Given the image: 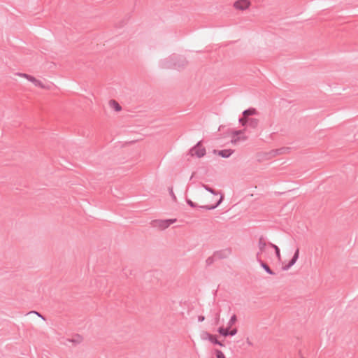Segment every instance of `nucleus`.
I'll use <instances>...</instances> for the list:
<instances>
[{"instance_id":"f257e3e1","label":"nucleus","mask_w":358,"mask_h":358,"mask_svg":"<svg viewBox=\"0 0 358 358\" xmlns=\"http://www.w3.org/2000/svg\"><path fill=\"white\" fill-rule=\"evenodd\" d=\"M206 154V148L203 146L202 141H198L196 145L191 148L187 156L201 158Z\"/></svg>"},{"instance_id":"f03ea898","label":"nucleus","mask_w":358,"mask_h":358,"mask_svg":"<svg viewBox=\"0 0 358 358\" xmlns=\"http://www.w3.org/2000/svg\"><path fill=\"white\" fill-rule=\"evenodd\" d=\"M223 199H224V196L221 195L220 198L219 199V200L215 204H213V205L198 206L196 203L193 202L191 199L187 198L186 199V203L191 208H200V209L211 210H214L217 207H218L220 205V203L222 202Z\"/></svg>"},{"instance_id":"7ed1b4c3","label":"nucleus","mask_w":358,"mask_h":358,"mask_svg":"<svg viewBox=\"0 0 358 358\" xmlns=\"http://www.w3.org/2000/svg\"><path fill=\"white\" fill-rule=\"evenodd\" d=\"M173 69L181 70L186 67L188 64L187 60L185 57L181 55H173Z\"/></svg>"},{"instance_id":"20e7f679","label":"nucleus","mask_w":358,"mask_h":358,"mask_svg":"<svg viewBox=\"0 0 358 358\" xmlns=\"http://www.w3.org/2000/svg\"><path fill=\"white\" fill-rule=\"evenodd\" d=\"M238 122L243 127L249 126L252 129H255L259 125V120L257 118H248L245 120V117H239Z\"/></svg>"},{"instance_id":"39448f33","label":"nucleus","mask_w":358,"mask_h":358,"mask_svg":"<svg viewBox=\"0 0 358 358\" xmlns=\"http://www.w3.org/2000/svg\"><path fill=\"white\" fill-rule=\"evenodd\" d=\"M177 222V219L171 218V219H165V220H159L158 219V229H166L171 224H174Z\"/></svg>"},{"instance_id":"423d86ee","label":"nucleus","mask_w":358,"mask_h":358,"mask_svg":"<svg viewBox=\"0 0 358 358\" xmlns=\"http://www.w3.org/2000/svg\"><path fill=\"white\" fill-rule=\"evenodd\" d=\"M173 55L167 58L162 59L159 63L160 67L162 69H173Z\"/></svg>"},{"instance_id":"0eeeda50","label":"nucleus","mask_w":358,"mask_h":358,"mask_svg":"<svg viewBox=\"0 0 358 358\" xmlns=\"http://www.w3.org/2000/svg\"><path fill=\"white\" fill-rule=\"evenodd\" d=\"M231 252L230 248L215 251L213 255L215 259H225L227 258Z\"/></svg>"},{"instance_id":"6e6552de","label":"nucleus","mask_w":358,"mask_h":358,"mask_svg":"<svg viewBox=\"0 0 358 358\" xmlns=\"http://www.w3.org/2000/svg\"><path fill=\"white\" fill-rule=\"evenodd\" d=\"M267 247H268V242L267 243L262 236H260L258 241V248L260 250L261 252L264 254L265 256L267 254Z\"/></svg>"},{"instance_id":"1a4fd4ad","label":"nucleus","mask_w":358,"mask_h":358,"mask_svg":"<svg viewBox=\"0 0 358 358\" xmlns=\"http://www.w3.org/2000/svg\"><path fill=\"white\" fill-rule=\"evenodd\" d=\"M213 152L215 155H218L222 158H229L234 152V150L232 149H225V150H213Z\"/></svg>"},{"instance_id":"9d476101","label":"nucleus","mask_w":358,"mask_h":358,"mask_svg":"<svg viewBox=\"0 0 358 358\" xmlns=\"http://www.w3.org/2000/svg\"><path fill=\"white\" fill-rule=\"evenodd\" d=\"M250 6V2L248 0H238L234 2V6L241 10H244Z\"/></svg>"},{"instance_id":"9b49d317","label":"nucleus","mask_w":358,"mask_h":358,"mask_svg":"<svg viewBox=\"0 0 358 358\" xmlns=\"http://www.w3.org/2000/svg\"><path fill=\"white\" fill-rule=\"evenodd\" d=\"M258 111L255 108H249L242 113L241 117H245V120L248 118H251L250 116L258 115Z\"/></svg>"},{"instance_id":"f8f14e48","label":"nucleus","mask_w":358,"mask_h":358,"mask_svg":"<svg viewBox=\"0 0 358 358\" xmlns=\"http://www.w3.org/2000/svg\"><path fill=\"white\" fill-rule=\"evenodd\" d=\"M268 247L273 248L275 251V256L278 261H281L280 250L279 247L271 242H268Z\"/></svg>"},{"instance_id":"ddd939ff","label":"nucleus","mask_w":358,"mask_h":358,"mask_svg":"<svg viewBox=\"0 0 358 358\" xmlns=\"http://www.w3.org/2000/svg\"><path fill=\"white\" fill-rule=\"evenodd\" d=\"M261 267L269 275H275V273L270 268V267L263 261L259 262Z\"/></svg>"},{"instance_id":"4468645a","label":"nucleus","mask_w":358,"mask_h":358,"mask_svg":"<svg viewBox=\"0 0 358 358\" xmlns=\"http://www.w3.org/2000/svg\"><path fill=\"white\" fill-rule=\"evenodd\" d=\"M299 257V249L297 248L295 250V252L294 253V255L292 256V259L289 261V265L290 264L292 266L294 265L295 263L296 262V261L298 260Z\"/></svg>"},{"instance_id":"2eb2a0df","label":"nucleus","mask_w":358,"mask_h":358,"mask_svg":"<svg viewBox=\"0 0 358 358\" xmlns=\"http://www.w3.org/2000/svg\"><path fill=\"white\" fill-rule=\"evenodd\" d=\"M289 148H281L279 149L273 150L271 151V154H272L273 156H276L281 155L282 153H285L286 150H289Z\"/></svg>"},{"instance_id":"dca6fc26","label":"nucleus","mask_w":358,"mask_h":358,"mask_svg":"<svg viewBox=\"0 0 358 358\" xmlns=\"http://www.w3.org/2000/svg\"><path fill=\"white\" fill-rule=\"evenodd\" d=\"M27 80H29L30 82L33 83L35 86H38V87H44V86L43 85L42 83L40 80L36 79L32 76L29 75Z\"/></svg>"},{"instance_id":"f3484780","label":"nucleus","mask_w":358,"mask_h":358,"mask_svg":"<svg viewBox=\"0 0 358 358\" xmlns=\"http://www.w3.org/2000/svg\"><path fill=\"white\" fill-rule=\"evenodd\" d=\"M109 104L115 111L118 112L122 110L120 105L115 100H110Z\"/></svg>"},{"instance_id":"a211bd4d","label":"nucleus","mask_w":358,"mask_h":358,"mask_svg":"<svg viewBox=\"0 0 358 358\" xmlns=\"http://www.w3.org/2000/svg\"><path fill=\"white\" fill-rule=\"evenodd\" d=\"M217 332L222 336H229V327L224 328L223 327H220L217 329Z\"/></svg>"},{"instance_id":"6ab92c4d","label":"nucleus","mask_w":358,"mask_h":358,"mask_svg":"<svg viewBox=\"0 0 358 358\" xmlns=\"http://www.w3.org/2000/svg\"><path fill=\"white\" fill-rule=\"evenodd\" d=\"M213 334L208 333V331H203L201 333L200 337L202 340H211Z\"/></svg>"},{"instance_id":"aec40b11","label":"nucleus","mask_w":358,"mask_h":358,"mask_svg":"<svg viewBox=\"0 0 358 358\" xmlns=\"http://www.w3.org/2000/svg\"><path fill=\"white\" fill-rule=\"evenodd\" d=\"M202 187L208 192H210L213 195H217L218 194V192H217L215 191V189H213L212 187H210V186L207 185H205V184H202Z\"/></svg>"},{"instance_id":"412c9836","label":"nucleus","mask_w":358,"mask_h":358,"mask_svg":"<svg viewBox=\"0 0 358 358\" xmlns=\"http://www.w3.org/2000/svg\"><path fill=\"white\" fill-rule=\"evenodd\" d=\"M214 353L217 358H226L224 354L219 349H215Z\"/></svg>"},{"instance_id":"4be33fe9","label":"nucleus","mask_w":358,"mask_h":358,"mask_svg":"<svg viewBox=\"0 0 358 358\" xmlns=\"http://www.w3.org/2000/svg\"><path fill=\"white\" fill-rule=\"evenodd\" d=\"M82 337L79 335H77L75 338L70 339L69 341L72 342L75 345L80 343L82 341Z\"/></svg>"},{"instance_id":"5701e85b","label":"nucleus","mask_w":358,"mask_h":358,"mask_svg":"<svg viewBox=\"0 0 358 358\" xmlns=\"http://www.w3.org/2000/svg\"><path fill=\"white\" fill-rule=\"evenodd\" d=\"M245 129H240V130H233L231 131V134L232 136H240V135H242L244 134Z\"/></svg>"},{"instance_id":"b1692460","label":"nucleus","mask_w":358,"mask_h":358,"mask_svg":"<svg viewBox=\"0 0 358 358\" xmlns=\"http://www.w3.org/2000/svg\"><path fill=\"white\" fill-rule=\"evenodd\" d=\"M236 321H237V317H236V315H233L231 317V318H230V320H229V322H228V327H229H229H231L234 324H235V322H236Z\"/></svg>"},{"instance_id":"393cba45","label":"nucleus","mask_w":358,"mask_h":358,"mask_svg":"<svg viewBox=\"0 0 358 358\" xmlns=\"http://www.w3.org/2000/svg\"><path fill=\"white\" fill-rule=\"evenodd\" d=\"M215 259V257H214V255L211 257H209L206 261V265L210 266L211 264H213L214 263Z\"/></svg>"},{"instance_id":"a878e982","label":"nucleus","mask_w":358,"mask_h":358,"mask_svg":"<svg viewBox=\"0 0 358 358\" xmlns=\"http://www.w3.org/2000/svg\"><path fill=\"white\" fill-rule=\"evenodd\" d=\"M241 141V137L240 136H233V138L231 141V143L233 144H237L238 142Z\"/></svg>"},{"instance_id":"bb28decb","label":"nucleus","mask_w":358,"mask_h":358,"mask_svg":"<svg viewBox=\"0 0 358 358\" xmlns=\"http://www.w3.org/2000/svg\"><path fill=\"white\" fill-rule=\"evenodd\" d=\"M262 255H264L263 252H261L260 250H259V251L256 254V259L258 262H260L262 261L261 259V257H260Z\"/></svg>"},{"instance_id":"cd10ccee","label":"nucleus","mask_w":358,"mask_h":358,"mask_svg":"<svg viewBox=\"0 0 358 358\" xmlns=\"http://www.w3.org/2000/svg\"><path fill=\"white\" fill-rule=\"evenodd\" d=\"M169 190L170 194H171V197H172L173 200L174 201H177V198H176V195L174 194V193H173V188H172V187H169Z\"/></svg>"},{"instance_id":"c85d7f7f","label":"nucleus","mask_w":358,"mask_h":358,"mask_svg":"<svg viewBox=\"0 0 358 358\" xmlns=\"http://www.w3.org/2000/svg\"><path fill=\"white\" fill-rule=\"evenodd\" d=\"M237 331H238V330L236 328H234L230 331L229 330V336H233L236 335L237 334Z\"/></svg>"},{"instance_id":"c756f323","label":"nucleus","mask_w":358,"mask_h":358,"mask_svg":"<svg viewBox=\"0 0 358 358\" xmlns=\"http://www.w3.org/2000/svg\"><path fill=\"white\" fill-rule=\"evenodd\" d=\"M217 336L215 335H213L211 340H209L213 344L216 345V342L217 341Z\"/></svg>"},{"instance_id":"7c9ffc66","label":"nucleus","mask_w":358,"mask_h":358,"mask_svg":"<svg viewBox=\"0 0 358 358\" xmlns=\"http://www.w3.org/2000/svg\"><path fill=\"white\" fill-rule=\"evenodd\" d=\"M36 314L39 317H41V319H43V320H45V317H43L41 314H40L39 313L36 312V311H31L29 312V314Z\"/></svg>"},{"instance_id":"2f4dec72","label":"nucleus","mask_w":358,"mask_h":358,"mask_svg":"<svg viewBox=\"0 0 358 358\" xmlns=\"http://www.w3.org/2000/svg\"><path fill=\"white\" fill-rule=\"evenodd\" d=\"M292 266L291 264L289 265V263L288 262V264H286V265H285V266H283L282 267V269L283 271H288V270H289Z\"/></svg>"},{"instance_id":"473e14b6","label":"nucleus","mask_w":358,"mask_h":358,"mask_svg":"<svg viewBox=\"0 0 358 358\" xmlns=\"http://www.w3.org/2000/svg\"><path fill=\"white\" fill-rule=\"evenodd\" d=\"M17 75L24 77V78H26L27 79L28 78V76H29L28 74L22 73H17Z\"/></svg>"},{"instance_id":"72a5a7b5","label":"nucleus","mask_w":358,"mask_h":358,"mask_svg":"<svg viewBox=\"0 0 358 358\" xmlns=\"http://www.w3.org/2000/svg\"><path fill=\"white\" fill-rule=\"evenodd\" d=\"M204 320H205V317L203 315H199L198 317V321L200 322L204 321Z\"/></svg>"},{"instance_id":"f704fd0d","label":"nucleus","mask_w":358,"mask_h":358,"mask_svg":"<svg viewBox=\"0 0 358 358\" xmlns=\"http://www.w3.org/2000/svg\"><path fill=\"white\" fill-rule=\"evenodd\" d=\"M216 345H219L220 347H224V343L222 341H217L216 342Z\"/></svg>"},{"instance_id":"c9c22d12","label":"nucleus","mask_w":358,"mask_h":358,"mask_svg":"<svg viewBox=\"0 0 358 358\" xmlns=\"http://www.w3.org/2000/svg\"><path fill=\"white\" fill-rule=\"evenodd\" d=\"M240 137H241V141H245L248 139V136H246L240 135Z\"/></svg>"},{"instance_id":"e433bc0d","label":"nucleus","mask_w":358,"mask_h":358,"mask_svg":"<svg viewBox=\"0 0 358 358\" xmlns=\"http://www.w3.org/2000/svg\"><path fill=\"white\" fill-rule=\"evenodd\" d=\"M247 343H248V345H252V343L250 342V341L249 340V338H247Z\"/></svg>"},{"instance_id":"4c0bfd02","label":"nucleus","mask_w":358,"mask_h":358,"mask_svg":"<svg viewBox=\"0 0 358 358\" xmlns=\"http://www.w3.org/2000/svg\"><path fill=\"white\" fill-rule=\"evenodd\" d=\"M156 222V220H153L152 221L151 224H152L153 227H155V223Z\"/></svg>"},{"instance_id":"58836bf2","label":"nucleus","mask_w":358,"mask_h":358,"mask_svg":"<svg viewBox=\"0 0 358 358\" xmlns=\"http://www.w3.org/2000/svg\"><path fill=\"white\" fill-rule=\"evenodd\" d=\"M216 320H217V322H218V320H219V314H217V315Z\"/></svg>"},{"instance_id":"ea45409f","label":"nucleus","mask_w":358,"mask_h":358,"mask_svg":"<svg viewBox=\"0 0 358 358\" xmlns=\"http://www.w3.org/2000/svg\"><path fill=\"white\" fill-rule=\"evenodd\" d=\"M301 358H303V357H301Z\"/></svg>"}]
</instances>
